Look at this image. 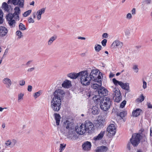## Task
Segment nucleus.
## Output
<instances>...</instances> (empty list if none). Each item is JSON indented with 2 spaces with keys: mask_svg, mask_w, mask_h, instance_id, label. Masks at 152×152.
I'll list each match as a JSON object with an SVG mask.
<instances>
[{
  "mask_svg": "<svg viewBox=\"0 0 152 152\" xmlns=\"http://www.w3.org/2000/svg\"><path fill=\"white\" fill-rule=\"evenodd\" d=\"M65 94L63 90L58 89L53 93V97L51 102V107L55 111L58 112L61 107V100Z\"/></svg>",
  "mask_w": 152,
  "mask_h": 152,
  "instance_id": "nucleus-1",
  "label": "nucleus"
},
{
  "mask_svg": "<svg viewBox=\"0 0 152 152\" xmlns=\"http://www.w3.org/2000/svg\"><path fill=\"white\" fill-rule=\"evenodd\" d=\"M63 126L66 128V131H68V137L73 140H75L77 137L73 123L66 120L64 122Z\"/></svg>",
  "mask_w": 152,
  "mask_h": 152,
  "instance_id": "nucleus-2",
  "label": "nucleus"
},
{
  "mask_svg": "<svg viewBox=\"0 0 152 152\" xmlns=\"http://www.w3.org/2000/svg\"><path fill=\"white\" fill-rule=\"evenodd\" d=\"M79 78L81 83L83 85H89L91 81V77L87 70L82 71L79 72Z\"/></svg>",
  "mask_w": 152,
  "mask_h": 152,
  "instance_id": "nucleus-3",
  "label": "nucleus"
},
{
  "mask_svg": "<svg viewBox=\"0 0 152 152\" xmlns=\"http://www.w3.org/2000/svg\"><path fill=\"white\" fill-rule=\"evenodd\" d=\"M141 134L142 135L139 134H132V138L130 139V141L134 146H137L140 143L141 136H143L144 141L146 139V136L147 134V131H146L144 132L143 131Z\"/></svg>",
  "mask_w": 152,
  "mask_h": 152,
  "instance_id": "nucleus-4",
  "label": "nucleus"
},
{
  "mask_svg": "<svg viewBox=\"0 0 152 152\" xmlns=\"http://www.w3.org/2000/svg\"><path fill=\"white\" fill-rule=\"evenodd\" d=\"M112 101L109 97H104L100 100V107L104 111L108 110L112 104Z\"/></svg>",
  "mask_w": 152,
  "mask_h": 152,
  "instance_id": "nucleus-5",
  "label": "nucleus"
},
{
  "mask_svg": "<svg viewBox=\"0 0 152 152\" xmlns=\"http://www.w3.org/2000/svg\"><path fill=\"white\" fill-rule=\"evenodd\" d=\"M114 84L116 86L119 85L122 88L128 91L129 89V84L128 83H124L121 81L117 80L115 78H113L112 80Z\"/></svg>",
  "mask_w": 152,
  "mask_h": 152,
  "instance_id": "nucleus-6",
  "label": "nucleus"
},
{
  "mask_svg": "<svg viewBox=\"0 0 152 152\" xmlns=\"http://www.w3.org/2000/svg\"><path fill=\"white\" fill-rule=\"evenodd\" d=\"M17 142V140L15 139H9L5 141L4 144V146L3 145V146H4V149L8 147L12 148L15 145Z\"/></svg>",
  "mask_w": 152,
  "mask_h": 152,
  "instance_id": "nucleus-7",
  "label": "nucleus"
},
{
  "mask_svg": "<svg viewBox=\"0 0 152 152\" xmlns=\"http://www.w3.org/2000/svg\"><path fill=\"white\" fill-rule=\"evenodd\" d=\"M89 75L90 77H91V80L96 81L97 80H101V77L98 75V71H97L96 70H92Z\"/></svg>",
  "mask_w": 152,
  "mask_h": 152,
  "instance_id": "nucleus-8",
  "label": "nucleus"
},
{
  "mask_svg": "<svg viewBox=\"0 0 152 152\" xmlns=\"http://www.w3.org/2000/svg\"><path fill=\"white\" fill-rule=\"evenodd\" d=\"M75 132L79 134L83 135L87 131L85 125L82 124L79 127L75 128Z\"/></svg>",
  "mask_w": 152,
  "mask_h": 152,
  "instance_id": "nucleus-9",
  "label": "nucleus"
},
{
  "mask_svg": "<svg viewBox=\"0 0 152 152\" xmlns=\"http://www.w3.org/2000/svg\"><path fill=\"white\" fill-rule=\"evenodd\" d=\"M84 124L88 132H90V131L94 130V125L90 121H86Z\"/></svg>",
  "mask_w": 152,
  "mask_h": 152,
  "instance_id": "nucleus-10",
  "label": "nucleus"
},
{
  "mask_svg": "<svg viewBox=\"0 0 152 152\" xmlns=\"http://www.w3.org/2000/svg\"><path fill=\"white\" fill-rule=\"evenodd\" d=\"M107 130L112 135H114L116 132V127L115 124H110L107 128Z\"/></svg>",
  "mask_w": 152,
  "mask_h": 152,
  "instance_id": "nucleus-11",
  "label": "nucleus"
},
{
  "mask_svg": "<svg viewBox=\"0 0 152 152\" xmlns=\"http://www.w3.org/2000/svg\"><path fill=\"white\" fill-rule=\"evenodd\" d=\"M94 83H91V88L94 89H98L101 87L102 85V81L101 80L94 81Z\"/></svg>",
  "mask_w": 152,
  "mask_h": 152,
  "instance_id": "nucleus-12",
  "label": "nucleus"
},
{
  "mask_svg": "<svg viewBox=\"0 0 152 152\" xmlns=\"http://www.w3.org/2000/svg\"><path fill=\"white\" fill-rule=\"evenodd\" d=\"M83 149L85 151H88L90 150L91 146V142L87 141L85 142L82 145Z\"/></svg>",
  "mask_w": 152,
  "mask_h": 152,
  "instance_id": "nucleus-13",
  "label": "nucleus"
},
{
  "mask_svg": "<svg viewBox=\"0 0 152 152\" xmlns=\"http://www.w3.org/2000/svg\"><path fill=\"white\" fill-rule=\"evenodd\" d=\"M108 91L103 87H101L99 89L98 93L99 95L101 96H106L108 94Z\"/></svg>",
  "mask_w": 152,
  "mask_h": 152,
  "instance_id": "nucleus-14",
  "label": "nucleus"
},
{
  "mask_svg": "<svg viewBox=\"0 0 152 152\" xmlns=\"http://www.w3.org/2000/svg\"><path fill=\"white\" fill-rule=\"evenodd\" d=\"M8 32L7 29L4 26L0 27V37H3L6 35Z\"/></svg>",
  "mask_w": 152,
  "mask_h": 152,
  "instance_id": "nucleus-15",
  "label": "nucleus"
},
{
  "mask_svg": "<svg viewBox=\"0 0 152 152\" xmlns=\"http://www.w3.org/2000/svg\"><path fill=\"white\" fill-rule=\"evenodd\" d=\"M104 122V120L103 118L99 119L98 120V122L96 124V127L100 128L103 127Z\"/></svg>",
  "mask_w": 152,
  "mask_h": 152,
  "instance_id": "nucleus-16",
  "label": "nucleus"
},
{
  "mask_svg": "<svg viewBox=\"0 0 152 152\" xmlns=\"http://www.w3.org/2000/svg\"><path fill=\"white\" fill-rule=\"evenodd\" d=\"M108 148L106 146L102 145L97 148L95 150L96 152H107Z\"/></svg>",
  "mask_w": 152,
  "mask_h": 152,
  "instance_id": "nucleus-17",
  "label": "nucleus"
},
{
  "mask_svg": "<svg viewBox=\"0 0 152 152\" xmlns=\"http://www.w3.org/2000/svg\"><path fill=\"white\" fill-rule=\"evenodd\" d=\"M3 82L4 84L6 85V86L7 88H10L12 84L11 80L7 77L4 78L3 80Z\"/></svg>",
  "mask_w": 152,
  "mask_h": 152,
  "instance_id": "nucleus-18",
  "label": "nucleus"
},
{
  "mask_svg": "<svg viewBox=\"0 0 152 152\" xmlns=\"http://www.w3.org/2000/svg\"><path fill=\"white\" fill-rule=\"evenodd\" d=\"M91 113L93 115H98L100 111V109L96 105L93 107L91 110Z\"/></svg>",
  "mask_w": 152,
  "mask_h": 152,
  "instance_id": "nucleus-19",
  "label": "nucleus"
},
{
  "mask_svg": "<svg viewBox=\"0 0 152 152\" xmlns=\"http://www.w3.org/2000/svg\"><path fill=\"white\" fill-rule=\"evenodd\" d=\"M15 11V12L14 14V17L16 19H18L19 18V16L18 15L20 13V10L18 7H16L14 8Z\"/></svg>",
  "mask_w": 152,
  "mask_h": 152,
  "instance_id": "nucleus-20",
  "label": "nucleus"
},
{
  "mask_svg": "<svg viewBox=\"0 0 152 152\" xmlns=\"http://www.w3.org/2000/svg\"><path fill=\"white\" fill-rule=\"evenodd\" d=\"M104 131H102L97 136L95 137L94 138V140L95 141H97L101 140L104 136L105 134Z\"/></svg>",
  "mask_w": 152,
  "mask_h": 152,
  "instance_id": "nucleus-21",
  "label": "nucleus"
},
{
  "mask_svg": "<svg viewBox=\"0 0 152 152\" xmlns=\"http://www.w3.org/2000/svg\"><path fill=\"white\" fill-rule=\"evenodd\" d=\"M45 8H42L37 12L36 14L37 15V18L38 20H39L41 19V15L45 12Z\"/></svg>",
  "mask_w": 152,
  "mask_h": 152,
  "instance_id": "nucleus-22",
  "label": "nucleus"
},
{
  "mask_svg": "<svg viewBox=\"0 0 152 152\" xmlns=\"http://www.w3.org/2000/svg\"><path fill=\"white\" fill-rule=\"evenodd\" d=\"M112 45L114 46H116L118 48H121L123 46V43L119 41L116 40L113 42Z\"/></svg>",
  "mask_w": 152,
  "mask_h": 152,
  "instance_id": "nucleus-23",
  "label": "nucleus"
},
{
  "mask_svg": "<svg viewBox=\"0 0 152 152\" xmlns=\"http://www.w3.org/2000/svg\"><path fill=\"white\" fill-rule=\"evenodd\" d=\"M79 72L77 73H71L68 75V77L72 79H76L77 77L79 78Z\"/></svg>",
  "mask_w": 152,
  "mask_h": 152,
  "instance_id": "nucleus-24",
  "label": "nucleus"
},
{
  "mask_svg": "<svg viewBox=\"0 0 152 152\" xmlns=\"http://www.w3.org/2000/svg\"><path fill=\"white\" fill-rule=\"evenodd\" d=\"M141 111V110L139 108H137L134 110L132 112V115L135 117L138 116L140 115Z\"/></svg>",
  "mask_w": 152,
  "mask_h": 152,
  "instance_id": "nucleus-25",
  "label": "nucleus"
},
{
  "mask_svg": "<svg viewBox=\"0 0 152 152\" xmlns=\"http://www.w3.org/2000/svg\"><path fill=\"white\" fill-rule=\"evenodd\" d=\"M57 38V36L56 35H54L53 36L51 37L50 38L48 42V45H51L53 42L56 40Z\"/></svg>",
  "mask_w": 152,
  "mask_h": 152,
  "instance_id": "nucleus-26",
  "label": "nucleus"
},
{
  "mask_svg": "<svg viewBox=\"0 0 152 152\" xmlns=\"http://www.w3.org/2000/svg\"><path fill=\"white\" fill-rule=\"evenodd\" d=\"M54 115L55 120L56 121V124L57 125H58L59 124L60 120L61 119V116L59 114L55 113Z\"/></svg>",
  "mask_w": 152,
  "mask_h": 152,
  "instance_id": "nucleus-27",
  "label": "nucleus"
},
{
  "mask_svg": "<svg viewBox=\"0 0 152 152\" xmlns=\"http://www.w3.org/2000/svg\"><path fill=\"white\" fill-rule=\"evenodd\" d=\"M71 84V81L68 80H66L62 84V86L66 88L69 87Z\"/></svg>",
  "mask_w": 152,
  "mask_h": 152,
  "instance_id": "nucleus-28",
  "label": "nucleus"
},
{
  "mask_svg": "<svg viewBox=\"0 0 152 152\" xmlns=\"http://www.w3.org/2000/svg\"><path fill=\"white\" fill-rule=\"evenodd\" d=\"M113 97L121 94L120 91L115 88L113 89Z\"/></svg>",
  "mask_w": 152,
  "mask_h": 152,
  "instance_id": "nucleus-29",
  "label": "nucleus"
},
{
  "mask_svg": "<svg viewBox=\"0 0 152 152\" xmlns=\"http://www.w3.org/2000/svg\"><path fill=\"white\" fill-rule=\"evenodd\" d=\"M145 99V97L142 94H141L140 97L136 99V101L137 102H141L143 101Z\"/></svg>",
  "mask_w": 152,
  "mask_h": 152,
  "instance_id": "nucleus-30",
  "label": "nucleus"
},
{
  "mask_svg": "<svg viewBox=\"0 0 152 152\" xmlns=\"http://www.w3.org/2000/svg\"><path fill=\"white\" fill-rule=\"evenodd\" d=\"M127 113L126 111H123L121 112L120 113H117V115L120 117L121 118H123L126 115Z\"/></svg>",
  "mask_w": 152,
  "mask_h": 152,
  "instance_id": "nucleus-31",
  "label": "nucleus"
},
{
  "mask_svg": "<svg viewBox=\"0 0 152 152\" xmlns=\"http://www.w3.org/2000/svg\"><path fill=\"white\" fill-rule=\"evenodd\" d=\"M24 0H17L16 2V5H19L20 7H23L24 5Z\"/></svg>",
  "mask_w": 152,
  "mask_h": 152,
  "instance_id": "nucleus-32",
  "label": "nucleus"
},
{
  "mask_svg": "<svg viewBox=\"0 0 152 152\" xmlns=\"http://www.w3.org/2000/svg\"><path fill=\"white\" fill-rule=\"evenodd\" d=\"M8 23L11 27H13L15 26V21L14 20H8Z\"/></svg>",
  "mask_w": 152,
  "mask_h": 152,
  "instance_id": "nucleus-33",
  "label": "nucleus"
},
{
  "mask_svg": "<svg viewBox=\"0 0 152 152\" xmlns=\"http://www.w3.org/2000/svg\"><path fill=\"white\" fill-rule=\"evenodd\" d=\"M102 47V46L100 45L96 44L95 45L94 48L96 52H99L101 50Z\"/></svg>",
  "mask_w": 152,
  "mask_h": 152,
  "instance_id": "nucleus-34",
  "label": "nucleus"
},
{
  "mask_svg": "<svg viewBox=\"0 0 152 152\" xmlns=\"http://www.w3.org/2000/svg\"><path fill=\"white\" fill-rule=\"evenodd\" d=\"M116 97L115 99V101L117 102H119L122 99V96L121 94L115 96Z\"/></svg>",
  "mask_w": 152,
  "mask_h": 152,
  "instance_id": "nucleus-35",
  "label": "nucleus"
},
{
  "mask_svg": "<svg viewBox=\"0 0 152 152\" xmlns=\"http://www.w3.org/2000/svg\"><path fill=\"white\" fill-rule=\"evenodd\" d=\"M102 96L99 95H95L93 97V99L95 102H98L99 100L100 101V98Z\"/></svg>",
  "mask_w": 152,
  "mask_h": 152,
  "instance_id": "nucleus-36",
  "label": "nucleus"
},
{
  "mask_svg": "<svg viewBox=\"0 0 152 152\" xmlns=\"http://www.w3.org/2000/svg\"><path fill=\"white\" fill-rule=\"evenodd\" d=\"M7 20H12L14 16V14H8L6 16Z\"/></svg>",
  "mask_w": 152,
  "mask_h": 152,
  "instance_id": "nucleus-37",
  "label": "nucleus"
},
{
  "mask_svg": "<svg viewBox=\"0 0 152 152\" xmlns=\"http://www.w3.org/2000/svg\"><path fill=\"white\" fill-rule=\"evenodd\" d=\"M16 34L18 37V39H20L21 37H23V35H22V32L19 30L17 31L16 32Z\"/></svg>",
  "mask_w": 152,
  "mask_h": 152,
  "instance_id": "nucleus-38",
  "label": "nucleus"
},
{
  "mask_svg": "<svg viewBox=\"0 0 152 152\" xmlns=\"http://www.w3.org/2000/svg\"><path fill=\"white\" fill-rule=\"evenodd\" d=\"M19 28L20 30H25L26 28L24 25L22 23H20L19 26Z\"/></svg>",
  "mask_w": 152,
  "mask_h": 152,
  "instance_id": "nucleus-39",
  "label": "nucleus"
},
{
  "mask_svg": "<svg viewBox=\"0 0 152 152\" xmlns=\"http://www.w3.org/2000/svg\"><path fill=\"white\" fill-rule=\"evenodd\" d=\"M31 12V10H29L27 11L26 12L24 13L23 14V16L24 17H26L29 15L30 14Z\"/></svg>",
  "mask_w": 152,
  "mask_h": 152,
  "instance_id": "nucleus-40",
  "label": "nucleus"
},
{
  "mask_svg": "<svg viewBox=\"0 0 152 152\" xmlns=\"http://www.w3.org/2000/svg\"><path fill=\"white\" fill-rule=\"evenodd\" d=\"M41 93L42 91H39L38 92L35 93L34 97L36 98L39 96L41 95Z\"/></svg>",
  "mask_w": 152,
  "mask_h": 152,
  "instance_id": "nucleus-41",
  "label": "nucleus"
},
{
  "mask_svg": "<svg viewBox=\"0 0 152 152\" xmlns=\"http://www.w3.org/2000/svg\"><path fill=\"white\" fill-rule=\"evenodd\" d=\"M132 69L134 70V72L136 73L138 72L139 69L138 67V66L137 65H134L133 66Z\"/></svg>",
  "mask_w": 152,
  "mask_h": 152,
  "instance_id": "nucleus-42",
  "label": "nucleus"
},
{
  "mask_svg": "<svg viewBox=\"0 0 152 152\" xmlns=\"http://www.w3.org/2000/svg\"><path fill=\"white\" fill-rule=\"evenodd\" d=\"M66 145L64 144H60V147L59 148V150L61 151H63L64 149H65Z\"/></svg>",
  "mask_w": 152,
  "mask_h": 152,
  "instance_id": "nucleus-43",
  "label": "nucleus"
},
{
  "mask_svg": "<svg viewBox=\"0 0 152 152\" xmlns=\"http://www.w3.org/2000/svg\"><path fill=\"white\" fill-rule=\"evenodd\" d=\"M17 1V0H9L7 3L9 4L10 2H11V3L15 5H16V4H17L16 2Z\"/></svg>",
  "mask_w": 152,
  "mask_h": 152,
  "instance_id": "nucleus-44",
  "label": "nucleus"
},
{
  "mask_svg": "<svg viewBox=\"0 0 152 152\" xmlns=\"http://www.w3.org/2000/svg\"><path fill=\"white\" fill-rule=\"evenodd\" d=\"M126 101L125 100H124L121 102L120 105V107L121 108H123L126 105Z\"/></svg>",
  "mask_w": 152,
  "mask_h": 152,
  "instance_id": "nucleus-45",
  "label": "nucleus"
},
{
  "mask_svg": "<svg viewBox=\"0 0 152 152\" xmlns=\"http://www.w3.org/2000/svg\"><path fill=\"white\" fill-rule=\"evenodd\" d=\"M143 85L142 87L144 89H145L147 88V83L144 80H142Z\"/></svg>",
  "mask_w": 152,
  "mask_h": 152,
  "instance_id": "nucleus-46",
  "label": "nucleus"
},
{
  "mask_svg": "<svg viewBox=\"0 0 152 152\" xmlns=\"http://www.w3.org/2000/svg\"><path fill=\"white\" fill-rule=\"evenodd\" d=\"M24 96L23 94L21 93L18 95V100L19 101L21 99H23V97Z\"/></svg>",
  "mask_w": 152,
  "mask_h": 152,
  "instance_id": "nucleus-47",
  "label": "nucleus"
},
{
  "mask_svg": "<svg viewBox=\"0 0 152 152\" xmlns=\"http://www.w3.org/2000/svg\"><path fill=\"white\" fill-rule=\"evenodd\" d=\"M148 108L152 109V104L150 102H147L146 104Z\"/></svg>",
  "mask_w": 152,
  "mask_h": 152,
  "instance_id": "nucleus-48",
  "label": "nucleus"
},
{
  "mask_svg": "<svg viewBox=\"0 0 152 152\" xmlns=\"http://www.w3.org/2000/svg\"><path fill=\"white\" fill-rule=\"evenodd\" d=\"M132 17V14L130 13H128L126 16V18L128 20H130Z\"/></svg>",
  "mask_w": 152,
  "mask_h": 152,
  "instance_id": "nucleus-49",
  "label": "nucleus"
},
{
  "mask_svg": "<svg viewBox=\"0 0 152 152\" xmlns=\"http://www.w3.org/2000/svg\"><path fill=\"white\" fill-rule=\"evenodd\" d=\"M28 21L29 23H34V20L31 17L28 18Z\"/></svg>",
  "mask_w": 152,
  "mask_h": 152,
  "instance_id": "nucleus-50",
  "label": "nucleus"
},
{
  "mask_svg": "<svg viewBox=\"0 0 152 152\" xmlns=\"http://www.w3.org/2000/svg\"><path fill=\"white\" fill-rule=\"evenodd\" d=\"M107 42V40L106 39H104L102 41V45L104 46H105L106 45V43Z\"/></svg>",
  "mask_w": 152,
  "mask_h": 152,
  "instance_id": "nucleus-51",
  "label": "nucleus"
},
{
  "mask_svg": "<svg viewBox=\"0 0 152 152\" xmlns=\"http://www.w3.org/2000/svg\"><path fill=\"white\" fill-rule=\"evenodd\" d=\"M132 144L131 142H129L128 143L127 145V148L129 150H130L131 147L132 146Z\"/></svg>",
  "mask_w": 152,
  "mask_h": 152,
  "instance_id": "nucleus-52",
  "label": "nucleus"
},
{
  "mask_svg": "<svg viewBox=\"0 0 152 152\" xmlns=\"http://www.w3.org/2000/svg\"><path fill=\"white\" fill-rule=\"evenodd\" d=\"M25 81L24 80H22L20 82V86H23L25 85Z\"/></svg>",
  "mask_w": 152,
  "mask_h": 152,
  "instance_id": "nucleus-53",
  "label": "nucleus"
},
{
  "mask_svg": "<svg viewBox=\"0 0 152 152\" xmlns=\"http://www.w3.org/2000/svg\"><path fill=\"white\" fill-rule=\"evenodd\" d=\"M2 7L4 8L7 7H8V5L6 2H4L2 4Z\"/></svg>",
  "mask_w": 152,
  "mask_h": 152,
  "instance_id": "nucleus-54",
  "label": "nucleus"
},
{
  "mask_svg": "<svg viewBox=\"0 0 152 152\" xmlns=\"http://www.w3.org/2000/svg\"><path fill=\"white\" fill-rule=\"evenodd\" d=\"M32 86H28V91L31 92L32 91Z\"/></svg>",
  "mask_w": 152,
  "mask_h": 152,
  "instance_id": "nucleus-55",
  "label": "nucleus"
},
{
  "mask_svg": "<svg viewBox=\"0 0 152 152\" xmlns=\"http://www.w3.org/2000/svg\"><path fill=\"white\" fill-rule=\"evenodd\" d=\"M131 12L132 15H135L136 14L135 9V8H133L131 11Z\"/></svg>",
  "mask_w": 152,
  "mask_h": 152,
  "instance_id": "nucleus-56",
  "label": "nucleus"
},
{
  "mask_svg": "<svg viewBox=\"0 0 152 152\" xmlns=\"http://www.w3.org/2000/svg\"><path fill=\"white\" fill-rule=\"evenodd\" d=\"M145 2L146 4H150L151 3V0H145Z\"/></svg>",
  "mask_w": 152,
  "mask_h": 152,
  "instance_id": "nucleus-57",
  "label": "nucleus"
},
{
  "mask_svg": "<svg viewBox=\"0 0 152 152\" xmlns=\"http://www.w3.org/2000/svg\"><path fill=\"white\" fill-rule=\"evenodd\" d=\"M102 37L103 38H106L108 37V34L107 33H104L102 34Z\"/></svg>",
  "mask_w": 152,
  "mask_h": 152,
  "instance_id": "nucleus-58",
  "label": "nucleus"
},
{
  "mask_svg": "<svg viewBox=\"0 0 152 152\" xmlns=\"http://www.w3.org/2000/svg\"><path fill=\"white\" fill-rule=\"evenodd\" d=\"M34 69H35V68H34V67L31 68H30L28 69V72H32V71H33Z\"/></svg>",
  "mask_w": 152,
  "mask_h": 152,
  "instance_id": "nucleus-59",
  "label": "nucleus"
},
{
  "mask_svg": "<svg viewBox=\"0 0 152 152\" xmlns=\"http://www.w3.org/2000/svg\"><path fill=\"white\" fill-rule=\"evenodd\" d=\"M3 13L2 11L1 10H0V17H1V18H3Z\"/></svg>",
  "mask_w": 152,
  "mask_h": 152,
  "instance_id": "nucleus-60",
  "label": "nucleus"
},
{
  "mask_svg": "<svg viewBox=\"0 0 152 152\" xmlns=\"http://www.w3.org/2000/svg\"><path fill=\"white\" fill-rule=\"evenodd\" d=\"M125 34L126 35H128L130 34V31L129 30H126L125 32Z\"/></svg>",
  "mask_w": 152,
  "mask_h": 152,
  "instance_id": "nucleus-61",
  "label": "nucleus"
},
{
  "mask_svg": "<svg viewBox=\"0 0 152 152\" xmlns=\"http://www.w3.org/2000/svg\"><path fill=\"white\" fill-rule=\"evenodd\" d=\"M32 62V60H30L28 61L26 64V65L27 66H28L30 65V63Z\"/></svg>",
  "mask_w": 152,
  "mask_h": 152,
  "instance_id": "nucleus-62",
  "label": "nucleus"
},
{
  "mask_svg": "<svg viewBox=\"0 0 152 152\" xmlns=\"http://www.w3.org/2000/svg\"><path fill=\"white\" fill-rule=\"evenodd\" d=\"M78 39L85 40L86 39V38L81 37H78Z\"/></svg>",
  "mask_w": 152,
  "mask_h": 152,
  "instance_id": "nucleus-63",
  "label": "nucleus"
},
{
  "mask_svg": "<svg viewBox=\"0 0 152 152\" xmlns=\"http://www.w3.org/2000/svg\"><path fill=\"white\" fill-rule=\"evenodd\" d=\"M3 22V18H1V17H0V24H2Z\"/></svg>",
  "mask_w": 152,
  "mask_h": 152,
  "instance_id": "nucleus-64",
  "label": "nucleus"
}]
</instances>
